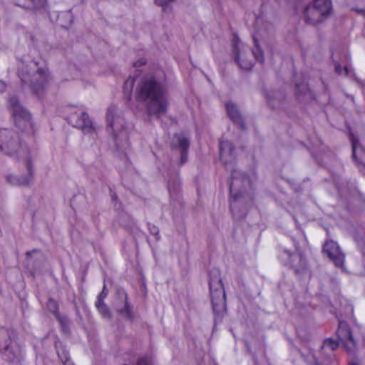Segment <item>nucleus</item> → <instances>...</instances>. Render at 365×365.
<instances>
[{
    "label": "nucleus",
    "instance_id": "obj_1",
    "mask_svg": "<svg viewBox=\"0 0 365 365\" xmlns=\"http://www.w3.org/2000/svg\"><path fill=\"white\" fill-rule=\"evenodd\" d=\"M136 99L145 104L150 116L160 117L167 111L166 90L152 76H145L140 79L136 89Z\"/></svg>",
    "mask_w": 365,
    "mask_h": 365
},
{
    "label": "nucleus",
    "instance_id": "obj_2",
    "mask_svg": "<svg viewBox=\"0 0 365 365\" xmlns=\"http://www.w3.org/2000/svg\"><path fill=\"white\" fill-rule=\"evenodd\" d=\"M18 76L22 85L28 87L32 94L38 98L44 96L51 80L48 68L36 61L22 63L18 69Z\"/></svg>",
    "mask_w": 365,
    "mask_h": 365
},
{
    "label": "nucleus",
    "instance_id": "obj_3",
    "mask_svg": "<svg viewBox=\"0 0 365 365\" xmlns=\"http://www.w3.org/2000/svg\"><path fill=\"white\" fill-rule=\"evenodd\" d=\"M332 13L331 0H313L302 11V18L311 26H316L326 21Z\"/></svg>",
    "mask_w": 365,
    "mask_h": 365
},
{
    "label": "nucleus",
    "instance_id": "obj_4",
    "mask_svg": "<svg viewBox=\"0 0 365 365\" xmlns=\"http://www.w3.org/2000/svg\"><path fill=\"white\" fill-rule=\"evenodd\" d=\"M209 285L213 312L215 315L222 317L226 312V299L218 270L210 274Z\"/></svg>",
    "mask_w": 365,
    "mask_h": 365
},
{
    "label": "nucleus",
    "instance_id": "obj_5",
    "mask_svg": "<svg viewBox=\"0 0 365 365\" xmlns=\"http://www.w3.org/2000/svg\"><path fill=\"white\" fill-rule=\"evenodd\" d=\"M282 259L297 273L307 269L306 258L295 240H291L283 247Z\"/></svg>",
    "mask_w": 365,
    "mask_h": 365
},
{
    "label": "nucleus",
    "instance_id": "obj_6",
    "mask_svg": "<svg viewBox=\"0 0 365 365\" xmlns=\"http://www.w3.org/2000/svg\"><path fill=\"white\" fill-rule=\"evenodd\" d=\"M254 41L257 46L256 51H250L239 39H236L233 43V52L235 54L236 61L242 69L250 70L252 68L253 56L258 61L263 62L264 61L263 52L258 48L255 38H254Z\"/></svg>",
    "mask_w": 365,
    "mask_h": 365
},
{
    "label": "nucleus",
    "instance_id": "obj_7",
    "mask_svg": "<svg viewBox=\"0 0 365 365\" xmlns=\"http://www.w3.org/2000/svg\"><path fill=\"white\" fill-rule=\"evenodd\" d=\"M0 150L8 155H12L19 150L27 153V148L21 146L19 134L14 130H0Z\"/></svg>",
    "mask_w": 365,
    "mask_h": 365
},
{
    "label": "nucleus",
    "instance_id": "obj_8",
    "mask_svg": "<svg viewBox=\"0 0 365 365\" xmlns=\"http://www.w3.org/2000/svg\"><path fill=\"white\" fill-rule=\"evenodd\" d=\"M107 123L111 128L113 138L118 143L128 140V132L125 128L124 119L118 113L115 107H110L107 113Z\"/></svg>",
    "mask_w": 365,
    "mask_h": 365
},
{
    "label": "nucleus",
    "instance_id": "obj_9",
    "mask_svg": "<svg viewBox=\"0 0 365 365\" xmlns=\"http://www.w3.org/2000/svg\"><path fill=\"white\" fill-rule=\"evenodd\" d=\"M10 108L13 114L16 125L24 130L31 125V115L19 103L16 97L9 99Z\"/></svg>",
    "mask_w": 365,
    "mask_h": 365
},
{
    "label": "nucleus",
    "instance_id": "obj_10",
    "mask_svg": "<svg viewBox=\"0 0 365 365\" xmlns=\"http://www.w3.org/2000/svg\"><path fill=\"white\" fill-rule=\"evenodd\" d=\"M337 336L348 352L354 353L356 351L357 349L356 341L353 336L349 327L346 322H339Z\"/></svg>",
    "mask_w": 365,
    "mask_h": 365
},
{
    "label": "nucleus",
    "instance_id": "obj_11",
    "mask_svg": "<svg viewBox=\"0 0 365 365\" xmlns=\"http://www.w3.org/2000/svg\"><path fill=\"white\" fill-rule=\"evenodd\" d=\"M324 252L336 267H342L344 266V256L335 242L327 241L324 245Z\"/></svg>",
    "mask_w": 365,
    "mask_h": 365
},
{
    "label": "nucleus",
    "instance_id": "obj_12",
    "mask_svg": "<svg viewBox=\"0 0 365 365\" xmlns=\"http://www.w3.org/2000/svg\"><path fill=\"white\" fill-rule=\"evenodd\" d=\"M7 334L9 337V342L8 343L6 341L4 344H0L3 354L8 361L19 360L21 358V349L16 341H11V334L8 332Z\"/></svg>",
    "mask_w": 365,
    "mask_h": 365
},
{
    "label": "nucleus",
    "instance_id": "obj_13",
    "mask_svg": "<svg viewBox=\"0 0 365 365\" xmlns=\"http://www.w3.org/2000/svg\"><path fill=\"white\" fill-rule=\"evenodd\" d=\"M15 5L33 12H41L46 9L48 0H15Z\"/></svg>",
    "mask_w": 365,
    "mask_h": 365
},
{
    "label": "nucleus",
    "instance_id": "obj_14",
    "mask_svg": "<svg viewBox=\"0 0 365 365\" xmlns=\"http://www.w3.org/2000/svg\"><path fill=\"white\" fill-rule=\"evenodd\" d=\"M77 117L75 126L81 129L84 133H91L95 130L93 123L86 112H81L79 115L75 113L71 115L72 118Z\"/></svg>",
    "mask_w": 365,
    "mask_h": 365
},
{
    "label": "nucleus",
    "instance_id": "obj_15",
    "mask_svg": "<svg viewBox=\"0 0 365 365\" xmlns=\"http://www.w3.org/2000/svg\"><path fill=\"white\" fill-rule=\"evenodd\" d=\"M118 296L123 304L121 306L116 305L117 312L123 317L128 319H132L133 318V314L131 308L128 303L127 294L123 289L118 290Z\"/></svg>",
    "mask_w": 365,
    "mask_h": 365
},
{
    "label": "nucleus",
    "instance_id": "obj_16",
    "mask_svg": "<svg viewBox=\"0 0 365 365\" xmlns=\"http://www.w3.org/2000/svg\"><path fill=\"white\" fill-rule=\"evenodd\" d=\"M26 166L28 168V175L25 176H16L8 175L6 177V181L12 185H27L32 180L31 165L30 160L26 159Z\"/></svg>",
    "mask_w": 365,
    "mask_h": 365
},
{
    "label": "nucleus",
    "instance_id": "obj_17",
    "mask_svg": "<svg viewBox=\"0 0 365 365\" xmlns=\"http://www.w3.org/2000/svg\"><path fill=\"white\" fill-rule=\"evenodd\" d=\"M350 139L352 144L353 158L355 162L359 165H365V150L353 134H351Z\"/></svg>",
    "mask_w": 365,
    "mask_h": 365
},
{
    "label": "nucleus",
    "instance_id": "obj_18",
    "mask_svg": "<svg viewBox=\"0 0 365 365\" xmlns=\"http://www.w3.org/2000/svg\"><path fill=\"white\" fill-rule=\"evenodd\" d=\"M226 110L230 118L235 123L240 125L242 129H245V124L237 106L235 103L229 102L226 104Z\"/></svg>",
    "mask_w": 365,
    "mask_h": 365
},
{
    "label": "nucleus",
    "instance_id": "obj_19",
    "mask_svg": "<svg viewBox=\"0 0 365 365\" xmlns=\"http://www.w3.org/2000/svg\"><path fill=\"white\" fill-rule=\"evenodd\" d=\"M255 27L259 33H266L273 29V24L262 11L256 17Z\"/></svg>",
    "mask_w": 365,
    "mask_h": 365
},
{
    "label": "nucleus",
    "instance_id": "obj_20",
    "mask_svg": "<svg viewBox=\"0 0 365 365\" xmlns=\"http://www.w3.org/2000/svg\"><path fill=\"white\" fill-rule=\"evenodd\" d=\"M220 158L225 163L231 160L229 157L233 156L234 147L232 144L227 141H222L220 144Z\"/></svg>",
    "mask_w": 365,
    "mask_h": 365
},
{
    "label": "nucleus",
    "instance_id": "obj_21",
    "mask_svg": "<svg viewBox=\"0 0 365 365\" xmlns=\"http://www.w3.org/2000/svg\"><path fill=\"white\" fill-rule=\"evenodd\" d=\"M175 138L176 139L178 147L181 150V160L180 163L182 164L187 161V150L189 148V140L188 139L182 135H175Z\"/></svg>",
    "mask_w": 365,
    "mask_h": 365
},
{
    "label": "nucleus",
    "instance_id": "obj_22",
    "mask_svg": "<svg viewBox=\"0 0 365 365\" xmlns=\"http://www.w3.org/2000/svg\"><path fill=\"white\" fill-rule=\"evenodd\" d=\"M48 308L49 310L52 312H53L57 318V319L59 321L63 327H66L68 324V319L65 317H61L58 313V304L56 301L53 299H50L48 302Z\"/></svg>",
    "mask_w": 365,
    "mask_h": 365
},
{
    "label": "nucleus",
    "instance_id": "obj_23",
    "mask_svg": "<svg viewBox=\"0 0 365 365\" xmlns=\"http://www.w3.org/2000/svg\"><path fill=\"white\" fill-rule=\"evenodd\" d=\"M58 21L62 26L67 28L69 26L73 20V17L70 11H64L58 15Z\"/></svg>",
    "mask_w": 365,
    "mask_h": 365
},
{
    "label": "nucleus",
    "instance_id": "obj_24",
    "mask_svg": "<svg viewBox=\"0 0 365 365\" xmlns=\"http://www.w3.org/2000/svg\"><path fill=\"white\" fill-rule=\"evenodd\" d=\"M57 354L61 361L64 364L69 361L68 353L60 342L55 343Z\"/></svg>",
    "mask_w": 365,
    "mask_h": 365
},
{
    "label": "nucleus",
    "instance_id": "obj_25",
    "mask_svg": "<svg viewBox=\"0 0 365 365\" xmlns=\"http://www.w3.org/2000/svg\"><path fill=\"white\" fill-rule=\"evenodd\" d=\"M96 306L99 311V312L102 314V316L105 318L110 319L111 317L110 312L108 307L103 302H96Z\"/></svg>",
    "mask_w": 365,
    "mask_h": 365
},
{
    "label": "nucleus",
    "instance_id": "obj_26",
    "mask_svg": "<svg viewBox=\"0 0 365 365\" xmlns=\"http://www.w3.org/2000/svg\"><path fill=\"white\" fill-rule=\"evenodd\" d=\"M339 346V343L332 339H328L324 341L322 349L324 350L334 351Z\"/></svg>",
    "mask_w": 365,
    "mask_h": 365
},
{
    "label": "nucleus",
    "instance_id": "obj_27",
    "mask_svg": "<svg viewBox=\"0 0 365 365\" xmlns=\"http://www.w3.org/2000/svg\"><path fill=\"white\" fill-rule=\"evenodd\" d=\"M176 0H155V4L161 6L164 11H170V6Z\"/></svg>",
    "mask_w": 365,
    "mask_h": 365
},
{
    "label": "nucleus",
    "instance_id": "obj_28",
    "mask_svg": "<svg viewBox=\"0 0 365 365\" xmlns=\"http://www.w3.org/2000/svg\"><path fill=\"white\" fill-rule=\"evenodd\" d=\"M232 181L230 184V190L232 195V197L234 198L235 200H236L238 198L237 193H234L235 187L237 186L238 180L237 178L235 175V173L232 175Z\"/></svg>",
    "mask_w": 365,
    "mask_h": 365
},
{
    "label": "nucleus",
    "instance_id": "obj_29",
    "mask_svg": "<svg viewBox=\"0 0 365 365\" xmlns=\"http://www.w3.org/2000/svg\"><path fill=\"white\" fill-rule=\"evenodd\" d=\"M135 83V78L129 77L124 83L123 90L124 92L128 95L131 93Z\"/></svg>",
    "mask_w": 365,
    "mask_h": 365
},
{
    "label": "nucleus",
    "instance_id": "obj_30",
    "mask_svg": "<svg viewBox=\"0 0 365 365\" xmlns=\"http://www.w3.org/2000/svg\"><path fill=\"white\" fill-rule=\"evenodd\" d=\"M335 71L338 74H344L345 76H348L349 74V68L346 66L342 69L338 63H335Z\"/></svg>",
    "mask_w": 365,
    "mask_h": 365
},
{
    "label": "nucleus",
    "instance_id": "obj_31",
    "mask_svg": "<svg viewBox=\"0 0 365 365\" xmlns=\"http://www.w3.org/2000/svg\"><path fill=\"white\" fill-rule=\"evenodd\" d=\"M108 295V291L106 290V284L103 285V290L98 296L97 302H103V299Z\"/></svg>",
    "mask_w": 365,
    "mask_h": 365
},
{
    "label": "nucleus",
    "instance_id": "obj_32",
    "mask_svg": "<svg viewBox=\"0 0 365 365\" xmlns=\"http://www.w3.org/2000/svg\"><path fill=\"white\" fill-rule=\"evenodd\" d=\"M150 232L153 235H158L159 234V229L154 225L148 224Z\"/></svg>",
    "mask_w": 365,
    "mask_h": 365
},
{
    "label": "nucleus",
    "instance_id": "obj_33",
    "mask_svg": "<svg viewBox=\"0 0 365 365\" xmlns=\"http://www.w3.org/2000/svg\"><path fill=\"white\" fill-rule=\"evenodd\" d=\"M136 365H151L150 360L148 358H140L138 360Z\"/></svg>",
    "mask_w": 365,
    "mask_h": 365
},
{
    "label": "nucleus",
    "instance_id": "obj_34",
    "mask_svg": "<svg viewBox=\"0 0 365 365\" xmlns=\"http://www.w3.org/2000/svg\"><path fill=\"white\" fill-rule=\"evenodd\" d=\"M6 84L2 81H0V92H4L6 90Z\"/></svg>",
    "mask_w": 365,
    "mask_h": 365
},
{
    "label": "nucleus",
    "instance_id": "obj_35",
    "mask_svg": "<svg viewBox=\"0 0 365 365\" xmlns=\"http://www.w3.org/2000/svg\"><path fill=\"white\" fill-rule=\"evenodd\" d=\"M356 11L365 16V8L364 9H356Z\"/></svg>",
    "mask_w": 365,
    "mask_h": 365
},
{
    "label": "nucleus",
    "instance_id": "obj_36",
    "mask_svg": "<svg viewBox=\"0 0 365 365\" xmlns=\"http://www.w3.org/2000/svg\"><path fill=\"white\" fill-rule=\"evenodd\" d=\"M64 365H73L70 361L66 364H64Z\"/></svg>",
    "mask_w": 365,
    "mask_h": 365
},
{
    "label": "nucleus",
    "instance_id": "obj_37",
    "mask_svg": "<svg viewBox=\"0 0 365 365\" xmlns=\"http://www.w3.org/2000/svg\"><path fill=\"white\" fill-rule=\"evenodd\" d=\"M168 188H169L170 191L171 192V189H172V187H171V184H170V182H169V184H168Z\"/></svg>",
    "mask_w": 365,
    "mask_h": 365
},
{
    "label": "nucleus",
    "instance_id": "obj_38",
    "mask_svg": "<svg viewBox=\"0 0 365 365\" xmlns=\"http://www.w3.org/2000/svg\"><path fill=\"white\" fill-rule=\"evenodd\" d=\"M349 365H359V364L355 362H351Z\"/></svg>",
    "mask_w": 365,
    "mask_h": 365
},
{
    "label": "nucleus",
    "instance_id": "obj_39",
    "mask_svg": "<svg viewBox=\"0 0 365 365\" xmlns=\"http://www.w3.org/2000/svg\"><path fill=\"white\" fill-rule=\"evenodd\" d=\"M302 87H303V90H306L307 89L306 86L303 85Z\"/></svg>",
    "mask_w": 365,
    "mask_h": 365
},
{
    "label": "nucleus",
    "instance_id": "obj_40",
    "mask_svg": "<svg viewBox=\"0 0 365 365\" xmlns=\"http://www.w3.org/2000/svg\"><path fill=\"white\" fill-rule=\"evenodd\" d=\"M231 209H232V207H234V205L232 203H231Z\"/></svg>",
    "mask_w": 365,
    "mask_h": 365
},
{
    "label": "nucleus",
    "instance_id": "obj_41",
    "mask_svg": "<svg viewBox=\"0 0 365 365\" xmlns=\"http://www.w3.org/2000/svg\"><path fill=\"white\" fill-rule=\"evenodd\" d=\"M144 63H145V62L142 61V62H140V63L139 65L144 64Z\"/></svg>",
    "mask_w": 365,
    "mask_h": 365
},
{
    "label": "nucleus",
    "instance_id": "obj_42",
    "mask_svg": "<svg viewBox=\"0 0 365 365\" xmlns=\"http://www.w3.org/2000/svg\"><path fill=\"white\" fill-rule=\"evenodd\" d=\"M134 66H138V65L137 64V63H134Z\"/></svg>",
    "mask_w": 365,
    "mask_h": 365
},
{
    "label": "nucleus",
    "instance_id": "obj_43",
    "mask_svg": "<svg viewBox=\"0 0 365 365\" xmlns=\"http://www.w3.org/2000/svg\"><path fill=\"white\" fill-rule=\"evenodd\" d=\"M244 180L247 181L248 180L246 178H244Z\"/></svg>",
    "mask_w": 365,
    "mask_h": 365
},
{
    "label": "nucleus",
    "instance_id": "obj_44",
    "mask_svg": "<svg viewBox=\"0 0 365 365\" xmlns=\"http://www.w3.org/2000/svg\"><path fill=\"white\" fill-rule=\"evenodd\" d=\"M115 197H116L115 195L113 196V199H115Z\"/></svg>",
    "mask_w": 365,
    "mask_h": 365
}]
</instances>
